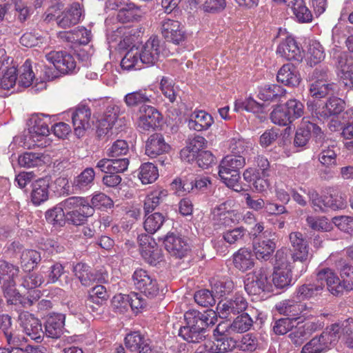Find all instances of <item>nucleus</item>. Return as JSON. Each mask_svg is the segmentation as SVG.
I'll list each match as a JSON object with an SVG mask.
<instances>
[{
    "instance_id": "obj_45",
    "label": "nucleus",
    "mask_w": 353,
    "mask_h": 353,
    "mask_svg": "<svg viewBox=\"0 0 353 353\" xmlns=\"http://www.w3.org/2000/svg\"><path fill=\"white\" fill-rule=\"evenodd\" d=\"M139 57V48H131L126 52L121 61L122 68L127 70H140L143 67V63Z\"/></svg>"
},
{
    "instance_id": "obj_20",
    "label": "nucleus",
    "mask_w": 353,
    "mask_h": 353,
    "mask_svg": "<svg viewBox=\"0 0 353 353\" xmlns=\"http://www.w3.org/2000/svg\"><path fill=\"white\" fill-rule=\"evenodd\" d=\"M321 327L322 325L319 321H307L292 328L288 336L294 345H301L313 332Z\"/></svg>"
},
{
    "instance_id": "obj_49",
    "label": "nucleus",
    "mask_w": 353,
    "mask_h": 353,
    "mask_svg": "<svg viewBox=\"0 0 353 353\" xmlns=\"http://www.w3.org/2000/svg\"><path fill=\"white\" fill-rule=\"evenodd\" d=\"M325 59L323 46L316 41L310 43L307 53V61L310 66L315 65Z\"/></svg>"
},
{
    "instance_id": "obj_29",
    "label": "nucleus",
    "mask_w": 353,
    "mask_h": 353,
    "mask_svg": "<svg viewBox=\"0 0 353 353\" xmlns=\"http://www.w3.org/2000/svg\"><path fill=\"white\" fill-rule=\"evenodd\" d=\"M30 199L34 205H39L48 199L49 180L40 178L35 180L31 185Z\"/></svg>"
},
{
    "instance_id": "obj_6",
    "label": "nucleus",
    "mask_w": 353,
    "mask_h": 353,
    "mask_svg": "<svg viewBox=\"0 0 353 353\" xmlns=\"http://www.w3.org/2000/svg\"><path fill=\"white\" fill-rule=\"evenodd\" d=\"M132 281L135 288L146 296L155 297L159 292L157 279L147 271L138 269L132 274Z\"/></svg>"
},
{
    "instance_id": "obj_19",
    "label": "nucleus",
    "mask_w": 353,
    "mask_h": 353,
    "mask_svg": "<svg viewBox=\"0 0 353 353\" xmlns=\"http://www.w3.org/2000/svg\"><path fill=\"white\" fill-rule=\"evenodd\" d=\"M112 9H117V19L121 23L137 20L141 15V10L129 0H114Z\"/></svg>"
},
{
    "instance_id": "obj_10",
    "label": "nucleus",
    "mask_w": 353,
    "mask_h": 353,
    "mask_svg": "<svg viewBox=\"0 0 353 353\" xmlns=\"http://www.w3.org/2000/svg\"><path fill=\"white\" fill-rule=\"evenodd\" d=\"M139 59L143 65L151 66L159 60L163 48L161 41L157 37H152L141 46V49H139Z\"/></svg>"
},
{
    "instance_id": "obj_11",
    "label": "nucleus",
    "mask_w": 353,
    "mask_h": 353,
    "mask_svg": "<svg viewBox=\"0 0 353 353\" xmlns=\"http://www.w3.org/2000/svg\"><path fill=\"white\" fill-rule=\"evenodd\" d=\"M248 307L246 299L240 294H236L233 298L220 301L216 306L219 316L227 319L231 315H236L243 312Z\"/></svg>"
},
{
    "instance_id": "obj_30",
    "label": "nucleus",
    "mask_w": 353,
    "mask_h": 353,
    "mask_svg": "<svg viewBox=\"0 0 353 353\" xmlns=\"http://www.w3.org/2000/svg\"><path fill=\"white\" fill-rule=\"evenodd\" d=\"M73 272L83 285L89 286L95 281H101L103 276L92 270L85 263H79L74 266Z\"/></svg>"
},
{
    "instance_id": "obj_7",
    "label": "nucleus",
    "mask_w": 353,
    "mask_h": 353,
    "mask_svg": "<svg viewBox=\"0 0 353 353\" xmlns=\"http://www.w3.org/2000/svg\"><path fill=\"white\" fill-rule=\"evenodd\" d=\"M336 74L345 87L353 88V58L345 52L334 54Z\"/></svg>"
},
{
    "instance_id": "obj_13",
    "label": "nucleus",
    "mask_w": 353,
    "mask_h": 353,
    "mask_svg": "<svg viewBox=\"0 0 353 353\" xmlns=\"http://www.w3.org/2000/svg\"><path fill=\"white\" fill-rule=\"evenodd\" d=\"M276 309L279 314L287 316L292 321L298 319L299 316L307 315L311 307H307L306 303L287 299L277 303Z\"/></svg>"
},
{
    "instance_id": "obj_5",
    "label": "nucleus",
    "mask_w": 353,
    "mask_h": 353,
    "mask_svg": "<svg viewBox=\"0 0 353 353\" xmlns=\"http://www.w3.org/2000/svg\"><path fill=\"white\" fill-rule=\"evenodd\" d=\"M312 134L316 143L324 139V133L321 128L312 122L309 118L304 117L301 121L300 127L296 132L294 139V146L304 147L308 143Z\"/></svg>"
},
{
    "instance_id": "obj_52",
    "label": "nucleus",
    "mask_w": 353,
    "mask_h": 353,
    "mask_svg": "<svg viewBox=\"0 0 353 353\" xmlns=\"http://www.w3.org/2000/svg\"><path fill=\"white\" fill-rule=\"evenodd\" d=\"M272 281L278 288L289 286L292 281V268L274 269Z\"/></svg>"
},
{
    "instance_id": "obj_16",
    "label": "nucleus",
    "mask_w": 353,
    "mask_h": 353,
    "mask_svg": "<svg viewBox=\"0 0 353 353\" xmlns=\"http://www.w3.org/2000/svg\"><path fill=\"white\" fill-rule=\"evenodd\" d=\"M319 281L325 282L327 290L333 294L338 296L347 288L346 282L341 281L339 276L330 268H323L317 273Z\"/></svg>"
},
{
    "instance_id": "obj_25",
    "label": "nucleus",
    "mask_w": 353,
    "mask_h": 353,
    "mask_svg": "<svg viewBox=\"0 0 353 353\" xmlns=\"http://www.w3.org/2000/svg\"><path fill=\"white\" fill-rule=\"evenodd\" d=\"M125 347L131 352L150 353L152 351L149 340L139 332H132L125 337Z\"/></svg>"
},
{
    "instance_id": "obj_32",
    "label": "nucleus",
    "mask_w": 353,
    "mask_h": 353,
    "mask_svg": "<svg viewBox=\"0 0 353 353\" xmlns=\"http://www.w3.org/2000/svg\"><path fill=\"white\" fill-rule=\"evenodd\" d=\"M65 316L62 314L50 315L45 323V333L47 336L59 339L63 333Z\"/></svg>"
},
{
    "instance_id": "obj_9",
    "label": "nucleus",
    "mask_w": 353,
    "mask_h": 353,
    "mask_svg": "<svg viewBox=\"0 0 353 353\" xmlns=\"http://www.w3.org/2000/svg\"><path fill=\"white\" fill-rule=\"evenodd\" d=\"M46 59L52 63L62 74L75 72L77 63L72 55L65 51H51L45 55Z\"/></svg>"
},
{
    "instance_id": "obj_47",
    "label": "nucleus",
    "mask_w": 353,
    "mask_h": 353,
    "mask_svg": "<svg viewBox=\"0 0 353 353\" xmlns=\"http://www.w3.org/2000/svg\"><path fill=\"white\" fill-rule=\"evenodd\" d=\"M253 325V320L247 313L237 316L233 322L228 325L229 332L232 333H243L250 329Z\"/></svg>"
},
{
    "instance_id": "obj_64",
    "label": "nucleus",
    "mask_w": 353,
    "mask_h": 353,
    "mask_svg": "<svg viewBox=\"0 0 353 353\" xmlns=\"http://www.w3.org/2000/svg\"><path fill=\"white\" fill-rule=\"evenodd\" d=\"M283 105L287 111L290 114V116L292 122L303 115L304 105L301 101L295 99H292L288 100Z\"/></svg>"
},
{
    "instance_id": "obj_37",
    "label": "nucleus",
    "mask_w": 353,
    "mask_h": 353,
    "mask_svg": "<svg viewBox=\"0 0 353 353\" xmlns=\"http://www.w3.org/2000/svg\"><path fill=\"white\" fill-rule=\"evenodd\" d=\"M276 248L273 239L258 240L253 243V251L259 261H268Z\"/></svg>"
},
{
    "instance_id": "obj_62",
    "label": "nucleus",
    "mask_w": 353,
    "mask_h": 353,
    "mask_svg": "<svg viewBox=\"0 0 353 353\" xmlns=\"http://www.w3.org/2000/svg\"><path fill=\"white\" fill-rule=\"evenodd\" d=\"M216 294H213L211 292L206 289H203L197 291L194 294L195 302L202 307H210L215 304Z\"/></svg>"
},
{
    "instance_id": "obj_34",
    "label": "nucleus",
    "mask_w": 353,
    "mask_h": 353,
    "mask_svg": "<svg viewBox=\"0 0 353 353\" xmlns=\"http://www.w3.org/2000/svg\"><path fill=\"white\" fill-rule=\"evenodd\" d=\"M119 114V107L116 105H110L107 107L103 118L99 121L97 128L99 136L107 134L117 121Z\"/></svg>"
},
{
    "instance_id": "obj_21",
    "label": "nucleus",
    "mask_w": 353,
    "mask_h": 353,
    "mask_svg": "<svg viewBox=\"0 0 353 353\" xmlns=\"http://www.w3.org/2000/svg\"><path fill=\"white\" fill-rule=\"evenodd\" d=\"M328 335L333 343H335L339 339L343 340L353 335V319L348 318L344 321L333 323L325 328Z\"/></svg>"
},
{
    "instance_id": "obj_46",
    "label": "nucleus",
    "mask_w": 353,
    "mask_h": 353,
    "mask_svg": "<svg viewBox=\"0 0 353 353\" xmlns=\"http://www.w3.org/2000/svg\"><path fill=\"white\" fill-rule=\"evenodd\" d=\"M145 213V219L143 223L145 230L149 234H154L163 226L165 218L160 212H154L151 214Z\"/></svg>"
},
{
    "instance_id": "obj_17",
    "label": "nucleus",
    "mask_w": 353,
    "mask_h": 353,
    "mask_svg": "<svg viewBox=\"0 0 353 353\" xmlns=\"http://www.w3.org/2000/svg\"><path fill=\"white\" fill-rule=\"evenodd\" d=\"M72 121L75 134L79 136H83V132L91 127V110L86 105H79L72 111Z\"/></svg>"
},
{
    "instance_id": "obj_39",
    "label": "nucleus",
    "mask_w": 353,
    "mask_h": 353,
    "mask_svg": "<svg viewBox=\"0 0 353 353\" xmlns=\"http://www.w3.org/2000/svg\"><path fill=\"white\" fill-rule=\"evenodd\" d=\"M345 103L343 100L338 97L330 98L325 105L320 109L316 115L320 119H327L329 117L337 115L343 111Z\"/></svg>"
},
{
    "instance_id": "obj_23",
    "label": "nucleus",
    "mask_w": 353,
    "mask_h": 353,
    "mask_svg": "<svg viewBox=\"0 0 353 353\" xmlns=\"http://www.w3.org/2000/svg\"><path fill=\"white\" fill-rule=\"evenodd\" d=\"M141 116L138 121V126L143 130L154 129L159 123L161 114L152 106L142 105L140 108Z\"/></svg>"
},
{
    "instance_id": "obj_42",
    "label": "nucleus",
    "mask_w": 353,
    "mask_h": 353,
    "mask_svg": "<svg viewBox=\"0 0 353 353\" xmlns=\"http://www.w3.org/2000/svg\"><path fill=\"white\" fill-rule=\"evenodd\" d=\"M152 95L146 89H140L127 94L124 102L128 108H135L151 101Z\"/></svg>"
},
{
    "instance_id": "obj_3",
    "label": "nucleus",
    "mask_w": 353,
    "mask_h": 353,
    "mask_svg": "<svg viewBox=\"0 0 353 353\" xmlns=\"http://www.w3.org/2000/svg\"><path fill=\"white\" fill-rule=\"evenodd\" d=\"M270 272L266 267L256 268L247 275L244 282L245 290L250 295H260L271 288Z\"/></svg>"
},
{
    "instance_id": "obj_2",
    "label": "nucleus",
    "mask_w": 353,
    "mask_h": 353,
    "mask_svg": "<svg viewBox=\"0 0 353 353\" xmlns=\"http://www.w3.org/2000/svg\"><path fill=\"white\" fill-rule=\"evenodd\" d=\"M228 324L220 323L214 330L213 341H208L205 343V350L210 353H225L232 351L236 347V341L229 336L232 334L229 332Z\"/></svg>"
},
{
    "instance_id": "obj_14",
    "label": "nucleus",
    "mask_w": 353,
    "mask_h": 353,
    "mask_svg": "<svg viewBox=\"0 0 353 353\" xmlns=\"http://www.w3.org/2000/svg\"><path fill=\"white\" fill-rule=\"evenodd\" d=\"M276 54L281 58L291 61H301L304 57L303 50L291 36H288L278 46Z\"/></svg>"
},
{
    "instance_id": "obj_43",
    "label": "nucleus",
    "mask_w": 353,
    "mask_h": 353,
    "mask_svg": "<svg viewBox=\"0 0 353 353\" xmlns=\"http://www.w3.org/2000/svg\"><path fill=\"white\" fill-rule=\"evenodd\" d=\"M94 210L90 204L84 205L78 210H70L66 212V220L73 225H80L85 223L86 219L92 216Z\"/></svg>"
},
{
    "instance_id": "obj_31",
    "label": "nucleus",
    "mask_w": 353,
    "mask_h": 353,
    "mask_svg": "<svg viewBox=\"0 0 353 353\" xmlns=\"http://www.w3.org/2000/svg\"><path fill=\"white\" fill-rule=\"evenodd\" d=\"M317 143L320 144L321 151L319 154V161L320 163L325 167L336 165L337 154L335 150L336 147L333 142L326 139L324 135V139Z\"/></svg>"
},
{
    "instance_id": "obj_36",
    "label": "nucleus",
    "mask_w": 353,
    "mask_h": 353,
    "mask_svg": "<svg viewBox=\"0 0 353 353\" xmlns=\"http://www.w3.org/2000/svg\"><path fill=\"white\" fill-rule=\"evenodd\" d=\"M277 80L286 85L296 86L301 81V77L294 65L287 63L279 70Z\"/></svg>"
},
{
    "instance_id": "obj_50",
    "label": "nucleus",
    "mask_w": 353,
    "mask_h": 353,
    "mask_svg": "<svg viewBox=\"0 0 353 353\" xmlns=\"http://www.w3.org/2000/svg\"><path fill=\"white\" fill-rule=\"evenodd\" d=\"M44 157L41 153L25 152L18 158V163L21 167L30 168L41 166L44 163Z\"/></svg>"
},
{
    "instance_id": "obj_57",
    "label": "nucleus",
    "mask_w": 353,
    "mask_h": 353,
    "mask_svg": "<svg viewBox=\"0 0 353 353\" xmlns=\"http://www.w3.org/2000/svg\"><path fill=\"white\" fill-rule=\"evenodd\" d=\"M40 253L33 250L23 251L21 256L22 267L28 271L33 269L40 262Z\"/></svg>"
},
{
    "instance_id": "obj_54",
    "label": "nucleus",
    "mask_w": 353,
    "mask_h": 353,
    "mask_svg": "<svg viewBox=\"0 0 353 353\" xmlns=\"http://www.w3.org/2000/svg\"><path fill=\"white\" fill-rule=\"evenodd\" d=\"M289 112L284 105L276 106L270 114V119L274 124L285 126L292 123Z\"/></svg>"
},
{
    "instance_id": "obj_56",
    "label": "nucleus",
    "mask_w": 353,
    "mask_h": 353,
    "mask_svg": "<svg viewBox=\"0 0 353 353\" xmlns=\"http://www.w3.org/2000/svg\"><path fill=\"white\" fill-rule=\"evenodd\" d=\"M285 90L280 85L272 84L265 85L259 93L260 99L264 101H273L283 95Z\"/></svg>"
},
{
    "instance_id": "obj_38",
    "label": "nucleus",
    "mask_w": 353,
    "mask_h": 353,
    "mask_svg": "<svg viewBox=\"0 0 353 353\" xmlns=\"http://www.w3.org/2000/svg\"><path fill=\"white\" fill-rule=\"evenodd\" d=\"M168 196V191L163 188H157L150 191L144 201L145 213H150L163 203Z\"/></svg>"
},
{
    "instance_id": "obj_28",
    "label": "nucleus",
    "mask_w": 353,
    "mask_h": 353,
    "mask_svg": "<svg viewBox=\"0 0 353 353\" xmlns=\"http://www.w3.org/2000/svg\"><path fill=\"white\" fill-rule=\"evenodd\" d=\"M169 149L170 145L165 141L163 135L158 133L152 134L145 144V154L151 158L165 153Z\"/></svg>"
},
{
    "instance_id": "obj_44",
    "label": "nucleus",
    "mask_w": 353,
    "mask_h": 353,
    "mask_svg": "<svg viewBox=\"0 0 353 353\" xmlns=\"http://www.w3.org/2000/svg\"><path fill=\"white\" fill-rule=\"evenodd\" d=\"M159 176L157 168L152 163H144L139 168L138 177L144 185L154 183Z\"/></svg>"
},
{
    "instance_id": "obj_15",
    "label": "nucleus",
    "mask_w": 353,
    "mask_h": 353,
    "mask_svg": "<svg viewBox=\"0 0 353 353\" xmlns=\"http://www.w3.org/2000/svg\"><path fill=\"white\" fill-rule=\"evenodd\" d=\"M161 30L163 37L175 44L182 43L186 38L184 27L176 20L165 19L161 22Z\"/></svg>"
},
{
    "instance_id": "obj_53",
    "label": "nucleus",
    "mask_w": 353,
    "mask_h": 353,
    "mask_svg": "<svg viewBox=\"0 0 353 353\" xmlns=\"http://www.w3.org/2000/svg\"><path fill=\"white\" fill-rule=\"evenodd\" d=\"M2 289L8 304L15 305L18 302L21 303V294L15 287L14 280L4 281L2 284Z\"/></svg>"
},
{
    "instance_id": "obj_63",
    "label": "nucleus",
    "mask_w": 353,
    "mask_h": 353,
    "mask_svg": "<svg viewBox=\"0 0 353 353\" xmlns=\"http://www.w3.org/2000/svg\"><path fill=\"white\" fill-rule=\"evenodd\" d=\"M308 226L314 230L327 232L331 230L332 225L324 216L315 217L308 216L306 219Z\"/></svg>"
},
{
    "instance_id": "obj_58",
    "label": "nucleus",
    "mask_w": 353,
    "mask_h": 353,
    "mask_svg": "<svg viewBox=\"0 0 353 353\" xmlns=\"http://www.w3.org/2000/svg\"><path fill=\"white\" fill-rule=\"evenodd\" d=\"M21 74L19 77V83L24 87L30 86L34 79V74L32 68V61L27 59L20 69Z\"/></svg>"
},
{
    "instance_id": "obj_35",
    "label": "nucleus",
    "mask_w": 353,
    "mask_h": 353,
    "mask_svg": "<svg viewBox=\"0 0 353 353\" xmlns=\"http://www.w3.org/2000/svg\"><path fill=\"white\" fill-rule=\"evenodd\" d=\"M232 262L235 268L245 272L254 266V259L251 250L241 248L232 256Z\"/></svg>"
},
{
    "instance_id": "obj_12",
    "label": "nucleus",
    "mask_w": 353,
    "mask_h": 353,
    "mask_svg": "<svg viewBox=\"0 0 353 353\" xmlns=\"http://www.w3.org/2000/svg\"><path fill=\"white\" fill-rule=\"evenodd\" d=\"M18 321L26 335L37 342L42 341L44 332L38 319L28 312H22L19 315Z\"/></svg>"
},
{
    "instance_id": "obj_26",
    "label": "nucleus",
    "mask_w": 353,
    "mask_h": 353,
    "mask_svg": "<svg viewBox=\"0 0 353 353\" xmlns=\"http://www.w3.org/2000/svg\"><path fill=\"white\" fill-rule=\"evenodd\" d=\"M333 344L325 330L319 336L312 339L302 348L301 353H322L329 350Z\"/></svg>"
},
{
    "instance_id": "obj_18",
    "label": "nucleus",
    "mask_w": 353,
    "mask_h": 353,
    "mask_svg": "<svg viewBox=\"0 0 353 353\" xmlns=\"http://www.w3.org/2000/svg\"><path fill=\"white\" fill-rule=\"evenodd\" d=\"M291 245L293 248V254L291 255L294 261L304 263L309 257V245L305 236L299 232H293L289 236Z\"/></svg>"
},
{
    "instance_id": "obj_33",
    "label": "nucleus",
    "mask_w": 353,
    "mask_h": 353,
    "mask_svg": "<svg viewBox=\"0 0 353 353\" xmlns=\"http://www.w3.org/2000/svg\"><path fill=\"white\" fill-rule=\"evenodd\" d=\"M277 3H284L290 8L299 22L310 23L312 21V12L303 0H279Z\"/></svg>"
},
{
    "instance_id": "obj_24",
    "label": "nucleus",
    "mask_w": 353,
    "mask_h": 353,
    "mask_svg": "<svg viewBox=\"0 0 353 353\" xmlns=\"http://www.w3.org/2000/svg\"><path fill=\"white\" fill-rule=\"evenodd\" d=\"M82 10L79 3H72L57 19V26L63 29L70 28L80 21Z\"/></svg>"
},
{
    "instance_id": "obj_59",
    "label": "nucleus",
    "mask_w": 353,
    "mask_h": 353,
    "mask_svg": "<svg viewBox=\"0 0 353 353\" xmlns=\"http://www.w3.org/2000/svg\"><path fill=\"white\" fill-rule=\"evenodd\" d=\"M19 268L6 261H0V283L8 280H14L18 275Z\"/></svg>"
},
{
    "instance_id": "obj_22",
    "label": "nucleus",
    "mask_w": 353,
    "mask_h": 353,
    "mask_svg": "<svg viewBox=\"0 0 353 353\" xmlns=\"http://www.w3.org/2000/svg\"><path fill=\"white\" fill-rule=\"evenodd\" d=\"M163 243L166 250L176 258L181 259L190 251L189 245L181 237L172 234L166 235Z\"/></svg>"
},
{
    "instance_id": "obj_41",
    "label": "nucleus",
    "mask_w": 353,
    "mask_h": 353,
    "mask_svg": "<svg viewBox=\"0 0 353 353\" xmlns=\"http://www.w3.org/2000/svg\"><path fill=\"white\" fill-rule=\"evenodd\" d=\"M95 172L93 168H85L79 174L73 181V190L75 191L84 192L89 190L94 184Z\"/></svg>"
},
{
    "instance_id": "obj_51",
    "label": "nucleus",
    "mask_w": 353,
    "mask_h": 353,
    "mask_svg": "<svg viewBox=\"0 0 353 353\" xmlns=\"http://www.w3.org/2000/svg\"><path fill=\"white\" fill-rule=\"evenodd\" d=\"M141 254L145 261L153 266L157 265L163 261V254L161 249L150 244L147 247L143 248Z\"/></svg>"
},
{
    "instance_id": "obj_48",
    "label": "nucleus",
    "mask_w": 353,
    "mask_h": 353,
    "mask_svg": "<svg viewBox=\"0 0 353 353\" xmlns=\"http://www.w3.org/2000/svg\"><path fill=\"white\" fill-rule=\"evenodd\" d=\"M204 12L217 14L226 7L225 0H192Z\"/></svg>"
},
{
    "instance_id": "obj_40",
    "label": "nucleus",
    "mask_w": 353,
    "mask_h": 353,
    "mask_svg": "<svg viewBox=\"0 0 353 353\" xmlns=\"http://www.w3.org/2000/svg\"><path fill=\"white\" fill-rule=\"evenodd\" d=\"M325 287L323 282L316 281L312 283L303 284L296 290V297L300 300L310 299L320 295Z\"/></svg>"
},
{
    "instance_id": "obj_1",
    "label": "nucleus",
    "mask_w": 353,
    "mask_h": 353,
    "mask_svg": "<svg viewBox=\"0 0 353 353\" xmlns=\"http://www.w3.org/2000/svg\"><path fill=\"white\" fill-rule=\"evenodd\" d=\"M245 165V159L241 155L229 154L225 157L219 165V175L223 182L236 192H241L245 188L239 182V170Z\"/></svg>"
},
{
    "instance_id": "obj_61",
    "label": "nucleus",
    "mask_w": 353,
    "mask_h": 353,
    "mask_svg": "<svg viewBox=\"0 0 353 353\" xmlns=\"http://www.w3.org/2000/svg\"><path fill=\"white\" fill-rule=\"evenodd\" d=\"M46 218L51 224L62 225L66 219V212L61 205L56 206L46 212Z\"/></svg>"
},
{
    "instance_id": "obj_27",
    "label": "nucleus",
    "mask_w": 353,
    "mask_h": 353,
    "mask_svg": "<svg viewBox=\"0 0 353 353\" xmlns=\"http://www.w3.org/2000/svg\"><path fill=\"white\" fill-rule=\"evenodd\" d=\"M214 123L212 117L203 110H194L190 115L188 126L197 132L208 130Z\"/></svg>"
},
{
    "instance_id": "obj_4",
    "label": "nucleus",
    "mask_w": 353,
    "mask_h": 353,
    "mask_svg": "<svg viewBox=\"0 0 353 353\" xmlns=\"http://www.w3.org/2000/svg\"><path fill=\"white\" fill-rule=\"evenodd\" d=\"M194 310L187 311L184 314L185 325L182 326L179 334L188 343H199L205 337V331L201 326L202 321L194 319Z\"/></svg>"
},
{
    "instance_id": "obj_8",
    "label": "nucleus",
    "mask_w": 353,
    "mask_h": 353,
    "mask_svg": "<svg viewBox=\"0 0 353 353\" xmlns=\"http://www.w3.org/2000/svg\"><path fill=\"white\" fill-rule=\"evenodd\" d=\"M30 122L31 126L29 128V136L28 137L32 143H30L28 147H46L47 141L46 138L49 135L50 130L47 123L38 116L32 117Z\"/></svg>"
},
{
    "instance_id": "obj_60",
    "label": "nucleus",
    "mask_w": 353,
    "mask_h": 353,
    "mask_svg": "<svg viewBox=\"0 0 353 353\" xmlns=\"http://www.w3.org/2000/svg\"><path fill=\"white\" fill-rule=\"evenodd\" d=\"M303 190L302 188H301ZM310 199L311 206L315 212H325V195L320 196L319 193L314 190H308L307 192L303 190Z\"/></svg>"
},
{
    "instance_id": "obj_55",
    "label": "nucleus",
    "mask_w": 353,
    "mask_h": 353,
    "mask_svg": "<svg viewBox=\"0 0 353 353\" xmlns=\"http://www.w3.org/2000/svg\"><path fill=\"white\" fill-rule=\"evenodd\" d=\"M333 87V83H328L323 81H314L310 84V94L313 97L321 99L330 94Z\"/></svg>"
}]
</instances>
